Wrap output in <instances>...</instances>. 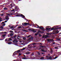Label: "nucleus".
Instances as JSON below:
<instances>
[{
	"instance_id": "nucleus-1",
	"label": "nucleus",
	"mask_w": 61,
	"mask_h": 61,
	"mask_svg": "<svg viewBox=\"0 0 61 61\" xmlns=\"http://www.w3.org/2000/svg\"><path fill=\"white\" fill-rule=\"evenodd\" d=\"M12 38H6L5 40V41L6 42V41H7V42H9V41H11V40H12Z\"/></svg>"
},
{
	"instance_id": "nucleus-2",
	"label": "nucleus",
	"mask_w": 61,
	"mask_h": 61,
	"mask_svg": "<svg viewBox=\"0 0 61 61\" xmlns=\"http://www.w3.org/2000/svg\"><path fill=\"white\" fill-rule=\"evenodd\" d=\"M28 30H29V31H32L34 33H36V31L37 30H35L33 29H29Z\"/></svg>"
},
{
	"instance_id": "nucleus-3",
	"label": "nucleus",
	"mask_w": 61,
	"mask_h": 61,
	"mask_svg": "<svg viewBox=\"0 0 61 61\" xmlns=\"http://www.w3.org/2000/svg\"><path fill=\"white\" fill-rule=\"evenodd\" d=\"M37 27H36V28H39V29H41V30H43L44 29V27H42V26H39L38 25H37Z\"/></svg>"
},
{
	"instance_id": "nucleus-4",
	"label": "nucleus",
	"mask_w": 61,
	"mask_h": 61,
	"mask_svg": "<svg viewBox=\"0 0 61 61\" xmlns=\"http://www.w3.org/2000/svg\"><path fill=\"white\" fill-rule=\"evenodd\" d=\"M25 47L23 48V49H20L18 50V51H16V52H17V53H19V52H20V51H22L24 50H25Z\"/></svg>"
},
{
	"instance_id": "nucleus-5",
	"label": "nucleus",
	"mask_w": 61,
	"mask_h": 61,
	"mask_svg": "<svg viewBox=\"0 0 61 61\" xmlns=\"http://www.w3.org/2000/svg\"><path fill=\"white\" fill-rule=\"evenodd\" d=\"M34 39V37H33L31 36L27 40L28 41H32Z\"/></svg>"
},
{
	"instance_id": "nucleus-6",
	"label": "nucleus",
	"mask_w": 61,
	"mask_h": 61,
	"mask_svg": "<svg viewBox=\"0 0 61 61\" xmlns=\"http://www.w3.org/2000/svg\"><path fill=\"white\" fill-rule=\"evenodd\" d=\"M24 25L25 26H26L27 25H32L30 24L29 23H27V22H25L24 23Z\"/></svg>"
},
{
	"instance_id": "nucleus-7",
	"label": "nucleus",
	"mask_w": 61,
	"mask_h": 61,
	"mask_svg": "<svg viewBox=\"0 0 61 61\" xmlns=\"http://www.w3.org/2000/svg\"><path fill=\"white\" fill-rule=\"evenodd\" d=\"M12 42H13L14 43H15V44H17L18 42V41L16 40V39H15V40H14L12 41Z\"/></svg>"
},
{
	"instance_id": "nucleus-8",
	"label": "nucleus",
	"mask_w": 61,
	"mask_h": 61,
	"mask_svg": "<svg viewBox=\"0 0 61 61\" xmlns=\"http://www.w3.org/2000/svg\"><path fill=\"white\" fill-rule=\"evenodd\" d=\"M47 41H48V42H49V43H50V42H51V41H53L52 42H53V41H54L52 39H48L47 40Z\"/></svg>"
},
{
	"instance_id": "nucleus-9",
	"label": "nucleus",
	"mask_w": 61,
	"mask_h": 61,
	"mask_svg": "<svg viewBox=\"0 0 61 61\" xmlns=\"http://www.w3.org/2000/svg\"><path fill=\"white\" fill-rule=\"evenodd\" d=\"M44 47H45V46H40L39 49H43V48H44Z\"/></svg>"
},
{
	"instance_id": "nucleus-10",
	"label": "nucleus",
	"mask_w": 61,
	"mask_h": 61,
	"mask_svg": "<svg viewBox=\"0 0 61 61\" xmlns=\"http://www.w3.org/2000/svg\"><path fill=\"white\" fill-rule=\"evenodd\" d=\"M15 9L17 11L19 10V8L18 7H15Z\"/></svg>"
},
{
	"instance_id": "nucleus-11",
	"label": "nucleus",
	"mask_w": 61,
	"mask_h": 61,
	"mask_svg": "<svg viewBox=\"0 0 61 61\" xmlns=\"http://www.w3.org/2000/svg\"><path fill=\"white\" fill-rule=\"evenodd\" d=\"M16 51L15 52L13 53V56H15V55H16V54H17V53L16 52H17Z\"/></svg>"
},
{
	"instance_id": "nucleus-12",
	"label": "nucleus",
	"mask_w": 61,
	"mask_h": 61,
	"mask_svg": "<svg viewBox=\"0 0 61 61\" xmlns=\"http://www.w3.org/2000/svg\"><path fill=\"white\" fill-rule=\"evenodd\" d=\"M45 38L46 39V38H47V37H49V36L47 35H45Z\"/></svg>"
},
{
	"instance_id": "nucleus-13",
	"label": "nucleus",
	"mask_w": 61,
	"mask_h": 61,
	"mask_svg": "<svg viewBox=\"0 0 61 61\" xmlns=\"http://www.w3.org/2000/svg\"><path fill=\"white\" fill-rule=\"evenodd\" d=\"M41 51H42V52H46V51H45V49H41Z\"/></svg>"
},
{
	"instance_id": "nucleus-14",
	"label": "nucleus",
	"mask_w": 61,
	"mask_h": 61,
	"mask_svg": "<svg viewBox=\"0 0 61 61\" xmlns=\"http://www.w3.org/2000/svg\"><path fill=\"white\" fill-rule=\"evenodd\" d=\"M61 29V26L60 27H57L56 28V29Z\"/></svg>"
},
{
	"instance_id": "nucleus-15",
	"label": "nucleus",
	"mask_w": 61,
	"mask_h": 61,
	"mask_svg": "<svg viewBox=\"0 0 61 61\" xmlns=\"http://www.w3.org/2000/svg\"><path fill=\"white\" fill-rule=\"evenodd\" d=\"M46 30H50L51 29V28H46Z\"/></svg>"
},
{
	"instance_id": "nucleus-16",
	"label": "nucleus",
	"mask_w": 61,
	"mask_h": 61,
	"mask_svg": "<svg viewBox=\"0 0 61 61\" xmlns=\"http://www.w3.org/2000/svg\"><path fill=\"white\" fill-rule=\"evenodd\" d=\"M56 29V28H54V27H52V28H51V30H56V29Z\"/></svg>"
},
{
	"instance_id": "nucleus-17",
	"label": "nucleus",
	"mask_w": 61,
	"mask_h": 61,
	"mask_svg": "<svg viewBox=\"0 0 61 61\" xmlns=\"http://www.w3.org/2000/svg\"><path fill=\"white\" fill-rule=\"evenodd\" d=\"M22 59H27V58L26 57H23Z\"/></svg>"
},
{
	"instance_id": "nucleus-18",
	"label": "nucleus",
	"mask_w": 61,
	"mask_h": 61,
	"mask_svg": "<svg viewBox=\"0 0 61 61\" xmlns=\"http://www.w3.org/2000/svg\"><path fill=\"white\" fill-rule=\"evenodd\" d=\"M52 57L50 56L48 58V60H49V59H50V60H51V59H52Z\"/></svg>"
},
{
	"instance_id": "nucleus-19",
	"label": "nucleus",
	"mask_w": 61,
	"mask_h": 61,
	"mask_svg": "<svg viewBox=\"0 0 61 61\" xmlns=\"http://www.w3.org/2000/svg\"><path fill=\"white\" fill-rule=\"evenodd\" d=\"M6 36V35H3L2 36H1L2 37V38H3V37H4L5 36Z\"/></svg>"
},
{
	"instance_id": "nucleus-20",
	"label": "nucleus",
	"mask_w": 61,
	"mask_h": 61,
	"mask_svg": "<svg viewBox=\"0 0 61 61\" xmlns=\"http://www.w3.org/2000/svg\"><path fill=\"white\" fill-rule=\"evenodd\" d=\"M23 15H22V14H19V16H22Z\"/></svg>"
},
{
	"instance_id": "nucleus-21",
	"label": "nucleus",
	"mask_w": 61,
	"mask_h": 61,
	"mask_svg": "<svg viewBox=\"0 0 61 61\" xmlns=\"http://www.w3.org/2000/svg\"><path fill=\"white\" fill-rule=\"evenodd\" d=\"M11 43H12V42L10 41L9 42H8V44H9V45H11Z\"/></svg>"
},
{
	"instance_id": "nucleus-22",
	"label": "nucleus",
	"mask_w": 61,
	"mask_h": 61,
	"mask_svg": "<svg viewBox=\"0 0 61 61\" xmlns=\"http://www.w3.org/2000/svg\"><path fill=\"white\" fill-rule=\"evenodd\" d=\"M30 54V52H28L26 53V54L27 55H28V54Z\"/></svg>"
},
{
	"instance_id": "nucleus-23",
	"label": "nucleus",
	"mask_w": 61,
	"mask_h": 61,
	"mask_svg": "<svg viewBox=\"0 0 61 61\" xmlns=\"http://www.w3.org/2000/svg\"><path fill=\"white\" fill-rule=\"evenodd\" d=\"M31 45H36V43H32Z\"/></svg>"
},
{
	"instance_id": "nucleus-24",
	"label": "nucleus",
	"mask_w": 61,
	"mask_h": 61,
	"mask_svg": "<svg viewBox=\"0 0 61 61\" xmlns=\"http://www.w3.org/2000/svg\"><path fill=\"white\" fill-rule=\"evenodd\" d=\"M4 10H7V9H8V8H6L5 7L4 8Z\"/></svg>"
},
{
	"instance_id": "nucleus-25",
	"label": "nucleus",
	"mask_w": 61,
	"mask_h": 61,
	"mask_svg": "<svg viewBox=\"0 0 61 61\" xmlns=\"http://www.w3.org/2000/svg\"><path fill=\"white\" fill-rule=\"evenodd\" d=\"M10 36H13V33H10Z\"/></svg>"
},
{
	"instance_id": "nucleus-26",
	"label": "nucleus",
	"mask_w": 61,
	"mask_h": 61,
	"mask_svg": "<svg viewBox=\"0 0 61 61\" xmlns=\"http://www.w3.org/2000/svg\"><path fill=\"white\" fill-rule=\"evenodd\" d=\"M30 36H31L30 35H29L28 36H27V38H28L30 37Z\"/></svg>"
},
{
	"instance_id": "nucleus-27",
	"label": "nucleus",
	"mask_w": 61,
	"mask_h": 61,
	"mask_svg": "<svg viewBox=\"0 0 61 61\" xmlns=\"http://www.w3.org/2000/svg\"><path fill=\"white\" fill-rule=\"evenodd\" d=\"M46 58H47V59H48V56H46Z\"/></svg>"
},
{
	"instance_id": "nucleus-28",
	"label": "nucleus",
	"mask_w": 61,
	"mask_h": 61,
	"mask_svg": "<svg viewBox=\"0 0 61 61\" xmlns=\"http://www.w3.org/2000/svg\"><path fill=\"white\" fill-rule=\"evenodd\" d=\"M37 54L39 55V56H40V53L39 52H37Z\"/></svg>"
},
{
	"instance_id": "nucleus-29",
	"label": "nucleus",
	"mask_w": 61,
	"mask_h": 61,
	"mask_svg": "<svg viewBox=\"0 0 61 61\" xmlns=\"http://www.w3.org/2000/svg\"><path fill=\"white\" fill-rule=\"evenodd\" d=\"M18 28H22V27L21 26H19L18 27Z\"/></svg>"
},
{
	"instance_id": "nucleus-30",
	"label": "nucleus",
	"mask_w": 61,
	"mask_h": 61,
	"mask_svg": "<svg viewBox=\"0 0 61 61\" xmlns=\"http://www.w3.org/2000/svg\"><path fill=\"white\" fill-rule=\"evenodd\" d=\"M23 39H24V40H25V39H26V38H25V37H23Z\"/></svg>"
},
{
	"instance_id": "nucleus-31",
	"label": "nucleus",
	"mask_w": 61,
	"mask_h": 61,
	"mask_svg": "<svg viewBox=\"0 0 61 61\" xmlns=\"http://www.w3.org/2000/svg\"><path fill=\"white\" fill-rule=\"evenodd\" d=\"M0 28H3V29H4V27L3 26H1L0 27Z\"/></svg>"
},
{
	"instance_id": "nucleus-32",
	"label": "nucleus",
	"mask_w": 61,
	"mask_h": 61,
	"mask_svg": "<svg viewBox=\"0 0 61 61\" xmlns=\"http://www.w3.org/2000/svg\"><path fill=\"white\" fill-rule=\"evenodd\" d=\"M44 57H41V58H40V59H44Z\"/></svg>"
},
{
	"instance_id": "nucleus-33",
	"label": "nucleus",
	"mask_w": 61,
	"mask_h": 61,
	"mask_svg": "<svg viewBox=\"0 0 61 61\" xmlns=\"http://www.w3.org/2000/svg\"><path fill=\"white\" fill-rule=\"evenodd\" d=\"M16 37V35H15L14 36V38H15V37Z\"/></svg>"
},
{
	"instance_id": "nucleus-34",
	"label": "nucleus",
	"mask_w": 61,
	"mask_h": 61,
	"mask_svg": "<svg viewBox=\"0 0 61 61\" xmlns=\"http://www.w3.org/2000/svg\"><path fill=\"white\" fill-rule=\"evenodd\" d=\"M0 19V22H1V21H3V20H2V19L1 18Z\"/></svg>"
},
{
	"instance_id": "nucleus-35",
	"label": "nucleus",
	"mask_w": 61,
	"mask_h": 61,
	"mask_svg": "<svg viewBox=\"0 0 61 61\" xmlns=\"http://www.w3.org/2000/svg\"><path fill=\"white\" fill-rule=\"evenodd\" d=\"M22 16V18H24V17H25V16L23 15Z\"/></svg>"
},
{
	"instance_id": "nucleus-36",
	"label": "nucleus",
	"mask_w": 61,
	"mask_h": 61,
	"mask_svg": "<svg viewBox=\"0 0 61 61\" xmlns=\"http://www.w3.org/2000/svg\"><path fill=\"white\" fill-rule=\"evenodd\" d=\"M6 20H9V18H6Z\"/></svg>"
},
{
	"instance_id": "nucleus-37",
	"label": "nucleus",
	"mask_w": 61,
	"mask_h": 61,
	"mask_svg": "<svg viewBox=\"0 0 61 61\" xmlns=\"http://www.w3.org/2000/svg\"><path fill=\"white\" fill-rule=\"evenodd\" d=\"M58 26H58V25H56L55 26H54V27H55L56 28L57 27H58Z\"/></svg>"
},
{
	"instance_id": "nucleus-38",
	"label": "nucleus",
	"mask_w": 61,
	"mask_h": 61,
	"mask_svg": "<svg viewBox=\"0 0 61 61\" xmlns=\"http://www.w3.org/2000/svg\"><path fill=\"white\" fill-rule=\"evenodd\" d=\"M13 28H14V26H12L11 27H10V28L11 29H12Z\"/></svg>"
},
{
	"instance_id": "nucleus-39",
	"label": "nucleus",
	"mask_w": 61,
	"mask_h": 61,
	"mask_svg": "<svg viewBox=\"0 0 61 61\" xmlns=\"http://www.w3.org/2000/svg\"><path fill=\"white\" fill-rule=\"evenodd\" d=\"M10 33H13V31L12 30H10Z\"/></svg>"
},
{
	"instance_id": "nucleus-40",
	"label": "nucleus",
	"mask_w": 61,
	"mask_h": 61,
	"mask_svg": "<svg viewBox=\"0 0 61 61\" xmlns=\"http://www.w3.org/2000/svg\"><path fill=\"white\" fill-rule=\"evenodd\" d=\"M3 33H4L5 34H6V32H3Z\"/></svg>"
},
{
	"instance_id": "nucleus-41",
	"label": "nucleus",
	"mask_w": 61,
	"mask_h": 61,
	"mask_svg": "<svg viewBox=\"0 0 61 61\" xmlns=\"http://www.w3.org/2000/svg\"><path fill=\"white\" fill-rule=\"evenodd\" d=\"M23 31H24L25 32H28V31H27L26 30H23Z\"/></svg>"
},
{
	"instance_id": "nucleus-42",
	"label": "nucleus",
	"mask_w": 61,
	"mask_h": 61,
	"mask_svg": "<svg viewBox=\"0 0 61 61\" xmlns=\"http://www.w3.org/2000/svg\"><path fill=\"white\" fill-rule=\"evenodd\" d=\"M34 55V53H31V56H33V55Z\"/></svg>"
},
{
	"instance_id": "nucleus-43",
	"label": "nucleus",
	"mask_w": 61,
	"mask_h": 61,
	"mask_svg": "<svg viewBox=\"0 0 61 61\" xmlns=\"http://www.w3.org/2000/svg\"><path fill=\"white\" fill-rule=\"evenodd\" d=\"M41 32V31L39 30H38V33H40Z\"/></svg>"
},
{
	"instance_id": "nucleus-44",
	"label": "nucleus",
	"mask_w": 61,
	"mask_h": 61,
	"mask_svg": "<svg viewBox=\"0 0 61 61\" xmlns=\"http://www.w3.org/2000/svg\"><path fill=\"white\" fill-rule=\"evenodd\" d=\"M21 55H22V54L19 53V56H21Z\"/></svg>"
},
{
	"instance_id": "nucleus-45",
	"label": "nucleus",
	"mask_w": 61,
	"mask_h": 61,
	"mask_svg": "<svg viewBox=\"0 0 61 61\" xmlns=\"http://www.w3.org/2000/svg\"><path fill=\"white\" fill-rule=\"evenodd\" d=\"M9 16H8V15H7L5 17V18H8L9 17Z\"/></svg>"
},
{
	"instance_id": "nucleus-46",
	"label": "nucleus",
	"mask_w": 61,
	"mask_h": 61,
	"mask_svg": "<svg viewBox=\"0 0 61 61\" xmlns=\"http://www.w3.org/2000/svg\"><path fill=\"white\" fill-rule=\"evenodd\" d=\"M5 24H3L2 25V26H5Z\"/></svg>"
},
{
	"instance_id": "nucleus-47",
	"label": "nucleus",
	"mask_w": 61,
	"mask_h": 61,
	"mask_svg": "<svg viewBox=\"0 0 61 61\" xmlns=\"http://www.w3.org/2000/svg\"><path fill=\"white\" fill-rule=\"evenodd\" d=\"M35 36H37V33H35Z\"/></svg>"
},
{
	"instance_id": "nucleus-48",
	"label": "nucleus",
	"mask_w": 61,
	"mask_h": 61,
	"mask_svg": "<svg viewBox=\"0 0 61 61\" xmlns=\"http://www.w3.org/2000/svg\"><path fill=\"white\" fill-rule=\"evenodd\" d=\"M57 57H58V56L55 57V58H54V59H56V58H57Z\"/></svg>"
},
{
	"instance_id": "nucleus-49",
	"label": "nucleus",
	"mask_w": 61,
	"mask_h": 61,
	"mask_svg": "<svg viewBox=\"0 0 61 61\" xmlns=\"http://www.w3.org/2000/svg\"><path fill=\"white\" fill-rule=\"evenodd\" d=\"M56 33H59V31H56Z\"/></svg>"
},
{
	"instance_id": "nucleus-50",
	"label": "nucleus",
	"mask_w": 61,
	"mask_h": 61,
	"mask_svg": "<svg viewBox=\"0 0 61 61\" xmlns=\"http://www.w3.org/2000/svg\"><path fill=\"white\" fill-rule=\"evenodd\" d=\"M54 48L55 49H58V47H56Z\"/></svg>"
},
{
	"instance_id": "nucleus-51",
	"label": "nucleus",
	"mask_w": 61,
	"mask_h": 61,
	"mask_svg": "<svg viewBox=\"0 0 61 61\" xmlns=\"http://www.w3.org/2000/svg\"><path fill=\"white\" fill-rule=\"evenodd\" d=\"M57 39L58 40H60V38H57Z\"/></svg>"
},
{
	"instance_id": "nucleus-52",
	"label": "nucleus",
	"mask_w": 61,
	"mask_h": 61,
	"mask_svg": "<svg viewBox=\"0 0 61 61\" xmlns=\"http://www.w3.org/2000/svg\"><path fill=\"white\" fill-rule=\"evenodd\" d=\"M52 52H53V50H51L50 51V53H51Z\"/></svg>"
},
{
	"instance_id": "nucleus-53",
	"label": "nucleus",
	"mask_w": 61,
	"mask_h": 61,
	"mask_svg": "<svg viewBox=\"0 0 61 61\" xmlns=\"http://www.w3.org/2000/svg\"><path fill=\"white\" fill-rule=\"evenodd\" d=\"M4 12V10H2L1 11V12L2 13L3 12Z\"/></svg>"
},
{
	"instance_id": "nucleus-54",
	"label": "nucleus",
	"mask_w": 61,
	"mask_h": 61,
	"mask_svg": "<svg viewBox=\"0 0 61 61\" xmlns=\"http://www.w3.org/2000/svg\"><path fill=\"white\" fill-rule=\"evenodd\" d=\"M7 21H8V20H5V21L4 22H5V23H6V22H7Z\"/></svg>"
},
{
	"instance_id": "nucleus-55",
	"label": "nucleus",
	"mask_w": 61,
	"mask_h": 61,
	"mask_svg": "<svg viewBox=\"0 0 61 61\" xmlns=\"http://www.w3.org/2000/svg\"><path fill=\"white\" fill-rule=\"evenodd\" d=\"M22 25H25V24H24V23H22Z\"/></svg>"
},
{
	"instance_id": "nucleus-56",
	"label": "nucleus",
	"mask_w": 61,
	"mask_h": 61,
	"mask_svg": "<svg viewBox=\"0 0 61 61\" xmlns=\"http://www.w3.org/2000/svg\"><path fill=\"white\" fill-rule=\"evenodd\" d=\"M5 23V22H2V24H4Z\"/></svg>"
},
{
	"instance_id": "nucleus-57",
	"label": "nucleus",
	"mask_w": 61,
	"mask_h": 61,
	"mask_svg": "<svg viewBox=\"0 0 61 61\" xmlns=\"http://www.w3.org/2000/svg\"><path fill=\"white\" fill-rule=\"evenodd\" d=\"M42 37V38H44V37L45 38V36H43Z\"/></svg>"
},
{
	"instance_id": "nucleus-58",
	"label": "nucleus",
	"mask_w": 61,
	"mask_h": 61,
	"mask_svg": "<svg viewBox=\"0 0 61 61\" xmlns=\"http://www.w3.org/2000/svg\"><path fill=\"white\" fill-rule=\"evenodd\" d=\"M12 11H15V10L14 9H13V10H11Z\"/></svg>"
},
{
	"instance_id": "nucleus-59",
	"label": "nucleus",
	"mask_w": 61,
	"mask_h": 61,
	"mask_svg": "<svg viewBox=\"0 0 61 61\" xmlns=\"http://www.w3.org/2000/svg\"><path fill=\"white\" fill-rule=\"evenodd\" d=\"M16 16H19V14H17V15H16Z\"/></svg>"
},
{
	"instance_id": "nucleus-60",
	"label": "nucleus",
	"mask_w": 61,
	"mask_h": 61,
	"mask_svg": "<svg viewBox=\"0 0 61 61\" xmlns=\"http://www.w3.org/2000/svg\"><path fill=\"white\" fill-rule=\"evenodd\" d=\"M31 47H29L28 48H27V49H29V48H31Z\"/></svg>"
},
{
	"instance_id": "nucleus-61",
	"label": "nucleus",
	"mask_w": 61,
	"mask_h": 61,
	"mask_svg": "<svg viewBox=\"0 0 61 61\" xmlns=\"http://www.w3.org/2000/svg\"><path fill=\"white\" fill-rule=\"evenodd\" d=\"M23 56L24 57H27L26 56H25V55H23Z\"/></svg>"
},
{
	"instance_id": "nucleus-62",
	"label": "nucleus",
	"mask_w": 61,
	"mask_h": 61,
	"mask_svg": "<svg viewBox=\"0 0 61 61\" xmlns=\"http://www.w3.org/2000/svg\"><path fill=\"white\" fill-rule=\"evenodd\" d=\"M41 54H42V55H44V53H41Z\"/></svg>"
},
{
	"instance_id": "nucleus-63",
	"label": "nucleus",
	"mask_w": 61,
	"mask_h": 61,
	"mask_svg": "<svg viewBox=\"0 0 61 61\" xmlns=\"http://www.w3.org/2000/svg\"><path fill=\"white\" fill-rule=\"evenodd\" d=\"M26 21H28V20H27V19H26Z\"/></svg>"
},
{
	"instance_id": "nucleus-64",
	"label": "nucleus",
	"mask_w": 61,
	"mask_h": 61,
	"mask_svg": "<svg viewBox=\"0 0 61 61\" xmlns=\"http://www.w3.org/2000/svg\"><path fill=\"white\" fill-rule=\"evenodd\" d=\"M14 32L15 33H17V31H15Z\"/></svg>"
}]
</instances>
